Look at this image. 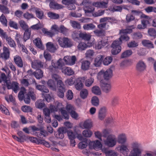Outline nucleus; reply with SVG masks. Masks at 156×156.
I'll use <instances>...</instances> for the list:
<instances>
[{
  "label": "nucleus",
  "mask_w": 156,
  "mask_h": 156,
  "mask_svg": "<svg viewBox=\"0 0 156 156\" xmlns=\"http://www.w3.org/2000/svg\"><path fill=\"white\" fill-rule=\"evenodd\" d=\"M35 12L36 16L40 19H42L44 17L43 11L40 8H36L35 9Z\"/></svg>",
  "instance_id": "nucleus-31"
},
{
  "label": "nucleus",
  "mask_w": 156,
  "mask_h": 156,
  "mask_svg": "<svg viewBox=\"0 0 156 156\" xmlns=\"http://www.w3.org/2000/svg\"><path fill=\"white\" fill-rule=\"evenodd\" d=\"M83 126L85 129H90L92 127V124L90 120H87L84 122Z\"/></svg>",
  "instance_id": "nucleus-54"
},
{
  "label": "nucleus",
  "mask_w": 156,
  "mask_h": 156,
  "mask_svg": "<svg viewBox=\"0 0 156 156\" xmlns=\"http://www.w3.org/2000/svg\"><path fill=\"white\" fill-rule=\"evenodd\" d=\"M90 2L88 0H84L82 2L83 5H85L83 9L85 13H91L93 12L94 10V8L91 6H86V4L89 3Z\"/></svg>",
  "instance_id": "nucleus-11"
},
{
  "label": "nucleus",
  "mask_w": 156,
  "mask_h": 156,
  "mask_svg": "<svg viewBox=\"0 0 156 156\" xmlns=\"http://www.w3.org/2000/svg\"><path fill=\"white\" fill-rule=\"evenodd\" d=\"M142 44L145 46L150 48H154L153 44L151 41L149 40H144L142 41Z\"/></svg>",
  "instance_id": "nucleus-36"
},
{
  "label": "nucleus",
  "mask_w": 156,
  "mask_h": 156,
  "mask_svg": "<svg viewBox=\"0 0 156 156\" xmlns=\"http://www.w3.org/2000/svg\"><path fill=\"white\" fill-rule=\"evenodd\" d=\"M31 66L34 69H39V68L43 67V63L39 60H35L32 62Z\"/></svg>",
  "instance_id": "nucleus-13"
},
{
  "label": "nucleus",
  "mask_w": 156,
  "mask_h": 156,
  "mask_svg": "<svg viewBox=\"0 0 156 156\" xmlns=\"http://www.w3.org/2000/svg\"><path fill=\"white\" fill-rule=\"evenodd\" d=\"M72 27L74 28L80 29L81 28V26L80 24L75 21H72L70 22Z\"/></svg>",
  "instance_id": "nucleus-55"
},
{
  "label": "nucleus",
  "mask_w": 156,
  "mask_h": 156,
  "mask_svg": "<svg viewBox=\"0 0 156 156\" xmlns=\"http://www.w3.org/2000/svg\"><path fill=\"white\" fill-rule=\"evenodd\" d=\"M101 86L103 91L106 93H108L111 90V86L110 83H103Z\"/></svg>",
  "instance_id": "nucleus-21"
},
{
  "label": "nucleus",
  "mask_w": 156,
  "mask_h": 156,
  "mask_svg": "<svg viewBox=\"0 0 156 156\" xmlns=\"http://www.w3.org/2000/svg\"><path fill=\"white\" fill-rule=\"evenodd\" d=\"M127 137L126 134L125 133H122L118 135L117 142L121 144H125L127 142Z\"/></svg>",
  "instance_id": "nucleus-9"
},
{
  "label": "nucleus",
  "mask_w": 156,
  "mask_h": 156,
  "mask_svg": "<svg viewBox=\"0 0 156 156\" xmlns=\"http://www.w3.org/2000/svg\"><path fill=\"white\" fill-rule=\"evenodd\" d=\"M119 98L117 96L113 97L111 100V105L113 106H115L118 105Z\"/></svg>",
  "instance_id": "nucleus-49"
},
{
  "label": "nucleus",
  "mask_w": 156,
  "mask_h": 156,
  "mask_svg": "<svg viewBox=\"0 0 156 156\" xmlns=\"http://www.w3.org/2000/svg\"><path fill=\"white\" fill-rule=\"evenodd\" d=\"M129 39V37L126 34H123L119 38L113 41L111 45L112 49L111 50L112 54L116 55L119 53L121 51V47L120 45L122 41H128Z\"/></svg>",
  "instance_id": "nucleus-1"
},
{
  "label": "nucleus",
  "mask_w": 156,
  "mask_h": 156,
  "mask_svg": "<svg viewBox=\"0 0 156 156\" xmlns=\"http://www.w3.org/2000/svg\"><path fill=\"white\" fill-rule=\"evenodd\" d=\"M83 29L85 30H92L95 28V26L92 23L84 24L83 27Z\"/></svg>",
  "instance_id": "nucleus-32"
},
{
  "label": "nucleus",
  "mask_w": 156,
  "mask_h": 156,
  "mask_svg": "<svg viewBox=\"0 0 156 156\" xmlns=\"http://www.w3.org/2000/svg\"><path fill=\"white\" fill-rule=\"evenodd\" d=\"M6 85L8 89H12L15 93H17L19 89V83L16 81H12L11 82L9 80L7 81Z\"/></svg>",
  "instance_id": "nucleus-6"
},
{
  "label": "nucleus",
  "mask_w": 156,
  "mask_h": 156,
  "mask_svg": "<svg viewBox=\"0 0 156 156\" xmlns=\"http://www.w3.org/2000/svg\"><path fill=\"white\" fill-rule=\"evenodd\" d=\"M0 11L5 14H8L10 11L9 8L6 6L0 4Z\"/></svg>",
  "instance_id": "nucleus-43"
},
{
  "label": "nucleus",
  "mask_w": 156,
  "mask_h": 156,
  "mask_svg": "<svg viewBox=\"0 0 156 156\" xmlns=\"http://www.w3.org/2000/svg\"><path fill=\"white\" fill-rule=\"evenodd\" d=\"M66 91V89H58L57 94L60 98H62L64 96V93Z\"/></svg>",
  "instance_id": "nucleus-58"
},
{
  "label": "nucleus",
  "mask_w": 156,
  "mask_h": 156,
  "mask_svg": "<svg viewBox=\"0 0 156 156\" xmlns=\"http://www.w3.org/2000/svg\"><path fill=\"white\" fill-rule=\"evenodd\" d=\"M106 109L105 107H103L100 109L98 114V118L101 120H103L106 114Z\"/></svg>",
  "instance_id": "nucleus-24"
},
{
  "label": "nucleus",
  "mask_w": 156,
  "mask_h": 156,
  "mask_svg": "<svg viewBox=\"0 0 156 156\" xmlns=\"http://www.w3.org/2000/svg\"><path fill=\"white\" fill-rule=\"evenodd\" d=\"M0 21L2 24L5 27L7 26V21L5 16L3 14L0 16Z\"/></svg>",
  "instance_id": "nucleus-47"
},
{
  "label": "nucleus",
  "mask_w": 156,
  "mask_h": 156,
  "mask_svg": "<svg viewBox=\"0 0 156 156\" xmlns=\"http://www.w3.org/2000/svg\"><path fill=\"white\" fill-rule=\"evenodd\" d=\"M30 29L25 30L23 36V39L25 42L30 38Z\"/></svg>",
  "instance_id": "nucleus-40"
},
{
  "label": "nucleus",
  "mask_w": 156,
  "mask_h": 156,
  "mask_svg": "<svg viewBox=\"0 0 156 156\" xmlns=\"http://www.w3.org/2000/svg\"><path fill=\"white\" fill-rule=\"evenodd\" d=\"M117 140L115 136L110 135L108 136L104 141L105 145L109 147H113L116 144Z\"/></svg>",
  "instance_id": "nucleus-4"
},
{
  "label": "nucleus",
  "mask_w": 156,
  "mask_h": 156,
  "mask_svg": "<svg viewBox=\"0 0 156 156\" xmlns=\"http://www.w3.org/2000/svg\"><path fill=\"white\" fill-rule=\"evenodd\" d=\"M106 156H117L118 154L113 150H105L104 151Z\"/></svg>",
  "instance_id": "nucleus-33"
},
{
  "label": "nucleus",
  "mask_w": 156,
  "mask_h": 156,
  "mask_svg": "<svg viewBox=\"0 0 156 156\" xmlns=\"http://www.w3.org/2000/svg\"><path fill=\"white\" fill-rule=\"evenodd\" d=\"M148 33L150 36L153 37L154 38L156 37V31L154 28L149 29L148 30Z\"/></svg>",
  "instance_id": "nucleus-59"
},
{
  "label": "nucleus",
  "mask_w": 156,
  "mask_h": 156,
  "mask_svg": "<svg viewBox=\"0 0 156 156\" xmlns=\"http://www.w3.org/2000/svg\"><path fill=\"white\" fill-rule=\"evenodd\" d=\"M82 80V79L81 78H77L76 80L75 87L76 89L77 90H80L83 87Z\"/></svg>",
  "instance_id": "nucleus-25"
},
{
  "label": "nucleus",
  "mask_w": 156,
  "mask_h": 156,
  "mask_svg": "<svg viewBox=\"0 0 156 156\" xmlns=\"http://www.w3.org/2000/svg\"><path fill=\"white\" fill-rule=\"evenodd\" d=\"M132 150H140V144L138 142H133L131 144Z\"/></svg>",
  "instance_id": "nucleus-61"
},
{
  "label": "nucleus",
  "mask_w": 156,
  "mask_h": 156,
  "mask_svg": "<svg viewBox=\"0 0 156 156\" xmlns=\"http://www.w3.org/2000/svg\"><path fill=\"white\" fill-rule=\"evenodd\" d=\"M132 54L133 51L132 50L130 49L126 50L122 53L121 55V58H124L129 57Z\"/></svg>",
  "instance_id": "nucleus-37"
},
{
  "label": "nucleus",
  "mask_w": 156,
  "mask_h": 156,
  "mask_svg": "<svg viewBox=\"0 0 156 156\" xmlns=\"http://www.w3.org/2000/svg\"><path fill=\"white\" fill-rule=\"evenodd\" d=\"M8 25L9 27L13 28L14 29H18L17 23L12 20H9Z\"/></svg>",
  "instance_id": "nucleus-42"
},
{
  "label": "nucleus",
  "mask_w": 156,
  "mask_h": 156,
  "mask_svg": "<svg viewBox=\"0 0 156 156\" xmlns=\"http://www.w3.org/2000/svg\"><path fill=\"white\" fill-rule=\"evenodd\" d=\"M34 42L37 48L41 49H44V46H43L41 40L39 38H37L35 39L34 41Z\"/></svg>",
  "instance_id": "nucleus-39"
},
{
  "label": "nucleus",
  "mask_w": 156,
  "mask_h": 156,
  "mask_svg": "<svg viewBox=\"0 0 156 156\" xmlns=\"http://www.w3.org/2000/svg\"><path fill=\"white\" fill-rule=\"evenodd\" d=\"M63 59L66 64L70 66L74 65L76 60V57L75 55L72 56H65L64 57Z\"/></svg>",
  "instance_id": "nucleus-7"
},
{
  "label": "nucleus",
  "mask_w": 156,
  "mask_h": 156,
  "mask_svg": "<svg viewBox=\"0 0 156 156\" xmlns=\"http://www.w3.org/2000/svg\"><path fill=\"white\" fill-rule=\"evenodd\" d=\"M89 146L90 149H93L96 150H98L101 148L102 145L100 141L98 140H97L90 142L89 144Z\"/></svg>",
  "instance_id": "nucleus-8"
},
{
  "label": "nucleus",
  "mask_w": 156,
  "mask_h": 156,
  "mask_svg": "<svg viewBox=\"0 0 156 156\" xmlns=\"http://www.w3.org/2000/svg\"><path fill=\"white\" fill-rule=\"evenodd\" d=\"M25 92V88H22L21 90L20 91L18 94V97L20 100L22 101L23 100L25 96L24 94Z\"/></svg>",
  "instance_id": "nucleus-48"
},
{
  "label": "nucleus",
  "mask_w": 156,
  "mask_h": 156,
  "mask_svg": "<svg viewBox=\"0 0 156 156\" xmlns=\"http://www.w3.org/2000/svg\"><path fill=\"white\" fill-rule=\"evenodd\" d=\"M92 133L89 130H85L83 132V135L85 137H90L92 135Z\"/></svg>",
  "instance_id": "nucleus-57"
},
{
  "label": "nucleus",
  "mask_w": 156,
  "mask_h": 156,
  "mask_svg": "<svg viewBox=\"0 0 156 156\" xmlns=\"http://www.w3.org/2000/svg\"><path fill=\"white\" fill-rule=\"evenodd\" d=\"M88 95V90L85 89H82L80 92V96L83 99H84L86 98Z\"/></svg>",
  "instance_id": "nucleus-44"
},
{
  "label": "nucleus",
  "mask_w": 156,
  "mask_h": 156,
  "mask_svg": "<svg viewBox=\"0 0 156 156\" xmlns=\"http://www.w3.org/2000/svg\"><path fill=\"white\" fill-rule=\"evenodd\" d=\"M98 78L103 76L105 79L108 80L112 76V71L110 69H107L105 71L103 69L101 70L98 73Z\"/></svg>",
  "instance_id": "nucleus-5"
},
{
  "label": "nucleus",
  "mask_w": 156,
  "mask_h": 156,
  "mask_svg": "<svg viewBox=\"0 0 156 156\" xmlns=\"http://www.w3.org/2000/svg\"><path fill=\"white\" fill-rule=\"evenodd\" d=\"M0 36L3 38L5 39L7 44L11 47L15 48L16 46V43L12 38L11 37H9L6 34L5 32H4L3 30L0 28Z\"/></svg>",
  "instance_id": "nucleus-3"
},
{
  "label": "nucleus",
  "mask_w": 156,
  "mask_h": 156,
  "mask_svg": "<svg viewBox=\"0 0 156 156\" xmlns=\"http://www.w3.org/2000/svg\"><path fill=\"white\" fill-rule=\"evenodd\" d=\"M47 49L51 52H54L58 48L57 45L54 44L52 42H49L46 44Z\"/></svg>",
  "instance_id": "nucleus-12"
},
{
  "label": "nucleus",
  "mask_w": 156,
  "mask_h": 156,
  "mask_svg": "<svg viewBox=\"0 0 156 156\" xmlns=\"http://www.w3.org/2000/svg\"><path fill=\"white\" fill-rule=\"evenodd\" d=\"M91 36L89 34L85 32L80 33V38L85 41H89L90 39Z\"/></svg>",
  "instance_id": "nucleus-19"
},
{
  "label": "nucleus",
  "mask_w": 156,
  "mask_h": 156,
  "mask_svg": "<svg viewBox=\"0 0 156 156\" xmlns=\"http://www.w3.org/2000/svg\"><path fill=\"white\" fill-rule=\"evenodd\" d=\"M0 110L2 112L6 115H9V114L8 109L3 105H0Z\"/></svg>",
  "instance_id": "nucleus-64"
},
{
  "label": "nucleus",
  "mask_w": 156,
  "mask_h": 156,
  "mask_svg": "<svg viewBox=\"0 0 156 156\" xmlns=\"http://www.w3.org/2000/svg\"><path fill=\"white\" fill-rule=\"evenodd\" d=\"M137 69L139 71L144 70L146 68V66L144 63L142 61H139L136 65Z\"/></svg>",
  "instance_id": "nucleus-26"
},
{
  "label": "nucleus",
  "mask_w": 156,
  "mask_h": 156,
  "mask_svg": "<svg viewBox=\"0 0 156 156\" xmlns=\"http://www.w3.org/2000/svg\"><path fill=\"white\" fill-rule=\"evenodd\" d=\"M90 63L87 60H83L81 62V68L84 71L88 70L90 67Z\"/></svg>",
  "instance_id": "nucleus-20"
},
{
  "label": "nucleus",
  "mask_w": 156,
  "mask_h": 156,
  "mask_svg": "<svg viewBox=\"0 0 156 156\" xmlns=\"http://www.w3.org/2000/svg\"><path fill=\"white\" fill-rule=\"evenodd\" d=\"M112 58L111 56H107L103 60V62L105 65H108L112 62Z\"/></svg>",
  "instance_id": "nucleus-46"
},
{
  "label": "nucleus",
  "mask_w": 156,
  "mask_h": 156,
  "mask_svg": "<svg viewBox=\"0 0 156 156\" xmlns=\"http://www.w3.org/2000/svg\"><path fill=\"white\" fill-rule=\"evenodd\" d=\"M95 36L98 37H101L105 36V32L104 30L96 29L93 31Z\"/></svg>",
  "instance_id": "nucleus-28"
},
{
  "label": "nucleus",
  "mask_w": 156,
  "mask_h": 156,
  "mask_svg": "<svg viewBox=\"0 0 156 156\" xmlns=\"http://www.w3.org/2000/svg\"><path fill=\"white\" fill-rule=\"evenodd\" d=\"M66 129L64 128H60L58 129L57 134H56V137L59 139H62L64 137V133H66Z\"/></svg>",
  "instance_id": "nucleus-17"
},
{
  "label": "nucleus",
  "mask_w": 156,
  "mask_h": 156,
  "mask_svg": "<svg viewBox=\"0 0 156 156\" xmlns=\"http://www.w3.org/2000/svg\"><path fill=\"white\" fill-rule=\"evenodd\" d=\"M61 105V104L60 103H58L57 106H55L52 105H51L49 108L50 111L51 112H57L58 109V106Z\"/></svg>",
  "instance_id": "nucleus-56"
},
{
  "label": "nucleus",
  "mask_w": 156,
  "mask_h": 156,
  "mask_svg": "<svg viewBox=\"0 0 156 156\" xmlns=\"http://www.w3.org/2000/svg\"><path fill=\"white\" fill-rule=\"evenodd\" d=\"M48 16L49 17L53 19H57L59 17V15L58 14L52 12H48Z\"/></svg>",
  "instance_id": "nucleus-50"
},
{
  "label": "nucleus",
  "mask_w": 156,
  "mask_h": 156,
  "mask_svg": "<svg viewBox=\"0 0 156 156\" xmlns=\"http://www.w3.org/2000/svg\"><path fill=\"white\" fill-rule=\"evenodd\" d=\"M19 23L20 26L23 30H26L30 29V28H29L28 25L24 20H20L19 21Z\"/></svg>",
  "instance_id": "nucleus-34"
},
{
  "label": "nucleus",
  "mask_w": 156,
  "mask_h": 156,
  "mask_svg": "<svg viewBox=\"0 0 156 156\" xmlns=\"http://www.w3.org/2000/svg\"><path fill=\"white\" fill-rule=\"evenodd\" d=\"M59 110L64 118L66 119H68L69 118V115L67 111L62 108L59 109Z\"/></svg>",
  "instance_id": "nucleus-51"
},
{
  "label": "nucleus",
  "mask_w": 156,
  "mask_h": 156,
  "mask_svg": "<svg viewBox=\"0 0 156 156\" xmlns=\"http://www.w3.org/2000/svg\"><path fill=\"white\" fill-rule=\"evenodd\" d=\"M48 87L53 90H56V83L55 81L52 79L49 80L47 83Z\"/></svg>",
  "instance_id": "nucleus-29"
},
{
  "label": "nucleus",
  "mask_w": 156,
  "mask_h": 156,
  "mask_svg": "<svg viewBox=\"0 0 156 156\" xmlns=\"http://www.w3.org/2000/svg\"><path fill=\"white\" fill-rule=\"evenodd\" d=\"M34 76L37 79L41 78L43 76V72L40 69H37L34 72Z\"/></svg>",
  "instance_id": "nucleus-30"
},
{
  "label": "nucleus",
  "mask_w": 156,
  "mask_h": 156,
  "mask_svg": "<svg viewBox=\"0 0 156 156\" xmlns=\"http://www.w3.org/2000/svg\"><path fill=\"white\" fill-rule=\"evenodd\" d=\"M141 150H132L128 156H141Z\"/></svg>",
  "instance_id": "nucleus-35"
},
{
  "label": "nucleus",
  "mask_w": 156,
  "mask_h": 156,
  "mask_svg": "<svg viewBox=\"0 0 156 156\" xmlns=\"http://www.w3.org/2000/svg\"><path fill=\"white\" fill-rule=\"evenodd\" d=\"M91 103L93 105L97 106L99 105V100L98 98L96 96L93 97L91 99Z\"/></svg>",
  "instance_id": "nucleus-53"
},
{
  "label": "nucleus",
  "mask_w": 156,
  "mask_h": 156,
  "mask_svg": "<svg viewBox=\"0 0 156 156\" xmlns=\"http://www.w3.org/2000/svg\"><path fill=\"white\" fill-rule=\"evenodd\" d=\"M10 56V51L9 48L4 46L3 48V52L0 55V58L5 60L8 59Z\"/></svg>",
  "instance_id": "nucleus-10"
},
{
  "label": "nucleus",
  "mask_w": 156,
  "mask_h": 156,
  "mask_svg": "<svg viewBox=\"0 0 156 156\" xmlns=\"http://www.w3.org/2000/svg\"><path fill=\"white\" fill-rule=\"evenodd\" d=\"M62 73L69 76L72 75L74 73L73 70L69 67H64L62 68Z\"/></svg>",
  "instance_id": "nucleus-23"
},
{
  "label": "nucleus",
  "mask_w": 156,
  "mask_h": 156,
  "mask_svg": "<svg viewBox=\"0 0 156 156\" xmlns=\"http://www.w3.org/2000/svg\"><path fill=\"white\" fill-rule=\"evenodd\" d=\"M50 8L58 9L62 8L63 6L55 2H51L49 5Z\"/></svg>",
  "instance_id": "nucleus-27"
},
{
  "label": "nucleus",
  "mask_w": 156,
  "mask_h": 156,
  "mask_svg": "<svg viewBox=\"0 0 156 156\" xmlns=\"http://www.w3.org/2000/svg\"><path fill=\"white\" fill-rule=\"evenodd\" d=\"M75 82V80L73 77H71L70 78L67 79L65 81V83L66 84L71 86L73 85Z\"/></svg>",
  "instance_id": "nucleus-63"
},
{
  "label": "nucleus",
  "mask_w": 156,
  "mask_h": 156,
  "mask_svg": "<svg viewBox=\"0 0 156 156\" xmlns=\"http://www.w3.org/2000/svg\"><path fill=\"white\" fill-rule=\"evenodd\" d=\"M58 41L60 46L63 48H71L73 45L72 40L67 37H60Z\"/></svg>",
  "instance_id": "nucleus-2"
},
{
  "label": "nucleus",
  "mask_w": 156,
  "mask_h": 156,
  "mask_svg": "<svg viewBox=\"0 0 156 156\" xmlns=\"http://www.w3.org/2000/svg\"><path fill=\"white\" fill-rule=\"evenodd\" d=\"M108 3V1L105 2L103 1L97 2H93V5L94 6L98 8H105L107 7Z\"/></svg>",
  "instance_id": "nucleus-15"
},
{
  "label": "nucleus",
  "mask_w": 156,
  "mask_h": 156,
  "mask_svg": "<svg viewBox=\"0 0 156 156\" xmlns=\"http://www.w3.org/2000/svg\"><path fill=\"white\" fill-rule=\"evenodd\" d=\"M14 59L15 64L18 67L20 68L23 67V62L20 57L18 55H16L14 57Z\"/></svg>",
  "instance_id": "nucleus-18"
},
{
  "label": "nucleus",
  "mask_w": 156,
  "mask_h": 156,
  "mask_svg": "<svg viewBox=\"0 0 156 156\" xmlns=\"http://www.w3.org/2000/svg\"><path fill=\"white\" fill-rule=\"evenodd\" d=\"M103 58V55H98L94 59V65L96 67L100 66L101 64Z\"/></svg>",
  "instance_id": "nucleus-14"
},
{
  "label": "nucleus",
  "mask_w": 156,
  "mask_h": 156,
  "mask_svg": "<svg viewBox=\"0 0 156 156\" xmlns=\"http://www.w3.org/2000/svg\"><path fill=\"white\" fill-rule=\"evenodd\" d=\"M35 105L36 107L39 109L42 108L45 106L44 101L41 99L38 100L36 102Z\"/></svg>",
  "instance_id": "nucleus-41"
},
{
  "label": "nucleus",
  "mask_w": 156,
  "mask_h": 156,
  "mask_svg": "<svg viewBox=\"0 0 156 156\" xmlns=\"http://www.w3.org/2000/svg\"><path fill=\"white\" fill-rule=\"evenodd\" d=\"M22 111L25 112H32V108L30 106L24 105L22 107Z\"/></svg>",
  "instance_id": "nucleus-52"
},
{
  "label": "nucleus",
  "mask_w": 156,
  "mask_h": 156,
  "mask_svg": "<svg viewBox=\"0 0 156 156\" xmlns=\"http://www.w3.org/2000/svg\"><path fill=\"white\" fill-rule=\"evenodd\" d=\"M117 148H119V150L120 152L124 155H127L129 153V150L127 146L124 144H122Z\"/></svg>",
  "instance_id": "nucleus-16"
},
{
  "label": "nucleus",
  "mask_w": 156,
  "mask_h": 156,
  "mask_svg": "<svg viewBox=\"0 0 156 156\" xmlns=\"http://www.w3.org/2000/svg\"><path fill=\"white\" fill-rule=\"evenodd\" d=\"M92 92L93 93L97 95H100L101 94V91L100 87L97 86H94L92 87Z\"/></svg>",
  "instance_id": "nucleus-38"
},
{
  "label": "nucleus",
  "mask_w": 156,
  "mask_h": 156,
  "mask_svg": "<svg viewBox=\"0 0 156 156\" xmlns=\"http://www.w3.org/2000/svg\"><path fill=\"white\" fill-rule=\"evenodd\" d=\"M80 32L78 31H75L72 34L73 39L75 40H79L80 38Z\"/></svg>",
  "instance_id": "nucleus-45"
},
{
  "label": "nucleus",
  "mask_w": 156,
  "mask_h": 156,
  "mask_svg": "<svg viewBox=\"0 0 156 156\" xmlns=\"http://www.w3.org/2000/svg\"><path fill=\"white\" fill-rule=\"evenodd\" d=\"M92 45V43H87V45L84 42H80L78 44L77 48L80 51H83L85 50L88 47H90Z\"/></svg>",
  "instance_id": "nucleus-22"
},
{
  "label": "nucleus",
  "mask_w": 156,
  "mask_h": 156,
  "mask_svg": "<svg viewBox=\"0 0 156 156\" xmlns=\"http://www.w3.org/2000/svg\"><path fill=\"white\" fill-rule=\"evenodd\" d=\"M68 31V29L66 28L63 25H61L59 27V32L63 34H66Z\"/></svg>",
  "instance_id": "nucleus-60"
},
{
  "label": "nucleus",
  "mask_w": 156,
  "mask_h": 156,
  "mask_svg": "<svg viewBox=\"0 0 156 156\" xmlns=\"http://www.w3.org/2000/svg\"><path fill=\"white\" fill-rule=\"evenodd\" d=\"M94 80L92 78H90L87 79L85 82V86L87 87H90L92 85L94 82Z\"/></svg>",
  "instance_id": "nucleus-62"
}]
</instances>
